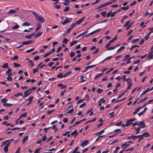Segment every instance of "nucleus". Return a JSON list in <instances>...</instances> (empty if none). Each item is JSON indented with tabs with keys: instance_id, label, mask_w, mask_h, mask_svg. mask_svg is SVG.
I'll list each match as a JSON object with an SVG mask.
<instances>
[{
	"instance_id": "6e6d98bb",
	"label": "nucleus",
	"mask_w": 153,
	"mask_h": 153,
	"mask_svg": "<svg viewBox=\"0 0 153 153\" xmlns=\"http://www.w3.org/2000/svg\"><path fill=\"white\" fill-rule=\"evenodd\" d=\"M73 111H74V109L72 108L70 110L68 111L67 112V113L68 114H71V113H72L73 112Z\"/></svg>"
},
{
	"instance_id": "c85d7f7f",
	"label": "nucleus",
	"mask_w": 153,
	"mask_h": 153,
	"mask_svg": "<svg viewBox=\"0 0 153 153\" xmlns=\"http://www.w3.org/2000/svg\"><path fill=\"white\" fill-rule=\"evenodd\" d=\"M116 48V47H115L114 46H111V47H109V48H107L106 49V50H112Z\"/></svg>"
},
{
	"instance_id": "a19ab883",
	"label": "nucleus",
	"mask_w": 153,
	"mask_h": 153,
	"mask_svg": "<svg viewBox=\"0 0 153 153\" xmlns=\"http://www.w3.org/2000/svg\"><path fill=\"white\" fill-rule=\"evenodd\" d=\"M1 102L2 103H5L8 101V100L6 98L3 99L1 100Z\"/></svg>"
},
{
	"instance_id": "473e14b6",
	"label": "nucleus",
	"mask_w": 153,
	"mask_h": 153,
	"mask_svg": "<svg viewBox=\"0 0 153 153\" xmlns=\"http://www.w3.org/2000/svg\"><path fill=\"white\" fill-rule=\"evenodd\" d=\"M30 25V24L29 23H28L27 22H24L22 24V25L23 26H29Z\"/></svg>"
},
{
	"instance_id": "c9c22d12",
	"label": "nucleus",
	"mask_w": 153,
	"mask_h": 153,
	"mask_svg": "<svg viewBox=\"0 0 153 153\" xmlns=\"http://www.w3.org/2000/svg\"><path fill=\"white\" fill-rule=\"evenodd\" d=\"M52 53V51H50V52L46 53L45 55H44V57H45L47 56H49L50 54Z\"/></svg>"
},
{
	"instance_id": "39448f33",
	"label": "nucleus",
	"mask_w": 153,
	"mask_h": 153,
	"mask_svg": "<svg viewBox=\"0 0 153 153\" xmlns=\"http://www.w3.org/2000/svg\"><path fill=\"white\" fill-rule=\"evenodd\" d=\"M34 42V41L33 40H30L23 42H22V44L24 45H27L28 44H33Z\"/></svg>"
},
{
	"instance_id": "6e6552de",
	"label": "nucleus",
	"mask_w": 153,
	"mask_h": 153,
	"mask_svg": "<svg viewBox=\"0 0 153 153\" xmlns=\"http://www.w3.org/2000/svg\"><path fill=\"white\" fill-rule=\"evenodd\" d=\"M153 51H152L151 53H149L147 55V58L149 59H153V54L152 53Z\"/></svg>"
},
{
	"instance_id": "ddd939ff",
	"label": "nucleus",
	"mask_w": 153,
	"mask_h": 153,
	"mask_svg": "<svg viewBox=\"0 0 153 153\" xmlns=\"http://www.w3.org/2000/svg\"><path fill=\"white\" fill-rule=\"evenodd\" d=\"M28 139V136H26L22 140V144H24L25 142L27 141Z\"/></svg>"
},
{
	"instance_id": "2eb2a0df",
	"label": "nucleus",
	"mask_w": 153,
	"mask_h": 153,
	"mask_svg": "<svg viewBox=\"0 0 153 153\" xmlns=\"http://www.w3.org/2000/svg\"><path fill=\"white\" fill-rule=\"evenodd\" d=\"M107 5V4H106V3H105L103 4H102L101 6H99L97 8H96V10L99 9L101 8L104 7Z\"/></svg>"
},
{
	"instance_id": "393cba45",
	"label": "nucleus",
	"mask_w": 153,
	"mask_h": 153,
	"mask_svg": "<svg viewBox=\"0 0 153 153\" xmlns=\"http://www.w3.org/2000/svg\"><path fill=\"white\" fill-rule=\"evenodd\" d=\"M27 113L26 112H25L23 114H22L19 117V119H20V118H22V117H26L27 116Z\"/></svg>"
},
{
	"instance_id": "6ab92c4d",
	"label": "nucleus",
	"mask_w": 153,
	"mask_h": 153,
	"mask_svg": "<svg viewBox=\"0 0 153 153\" xmlns=\"http://www.w3.org/2000/svg\"><path fill=\"white\" fill-rule=\"evenodd\" d=\"M42 33V32L39 31L36 33L34 37L36 38L40 36Z\"/></svg>"
},
{
	"instance_id": "f03ea898",
	"label": "nucleus",
	"mask_w": 153,
	"mask_h": 153,
	"mask_svg": "<svg viewBox=\"0 0 153 153\" xmlns=\"http://www.w3.org/2000/svg\"><path fill=\"white\" fill-rule=\"evenodd\" d=\"M135 120V119L132 118L127 120L126 123L124 125V126H128L130 125L133 123L132 122L134 121Z\"/></svg>"
},
{
	"instance_id": "4468645a",
	"label": "nucleus",
	"mask_w": 153,
	"mask_h": 153,
	"mask_svg": "<svg viewBox=\"0 0 153 153\" xmlns=\"http://www.w3.org/2000/svg\"><path fill=\"white\" fill-rule=\"evenodd\" d=\"M142 123H141V124L139 125L140 126L139 127L140 129L141 128H144L146 127V125L144 124L145 122H144L141 121Z\"/></svg>"
},
{
	"instance_id": "0e129e2a",
	"label": "nucleus",
	"mask_w": 153,
	"mask_h": 153,
	"mask_svg": "<svg viewBox=\"0 0 153 153\" xmlns=\"http://www.w3.org/2000/svg\"><path fill=\"white\" fill-rule=\"evenodd\" d=\"M129 144H127L126 143L125 144H123L121 146L122 147H123L125 146H126V147H127L129 146Z\"/></svg>"
},
{
	"instance_id": "4be33fe9",
	"label": "nucleus",
	"mask_w": 153,
	"mask_h": 153,
	"mask_svg": "<svg viewBox=\"0 0 153 153\" xmlns=\"http://www.w3.org/2000/svg\"><path fill=\"white\" fill-rule=\"evenodd\" d=\"M3 105L4 106L10 107L12 106L13 104L11 103H4Z\"/></svg>"
},
{
	"instance_id": "864d4df0",
	"label": "nucleus",
	"mask_w": 153,
	"mask_h": 153,
	"mask_svg": "<svg viewBox=\"0 0 153 153\" xmlns=\"http://www.w3.org/2000/svg\"><path fill=\"white\" fill-rule=\"evenodd\" d=\"M122 122L120 121L118 123H116L115 125L117 126H120L122 124Z\"/></svg>"
},
{
	"instance_id": "412c9836",
	"label": "nucleus",
	"mask_w": 153,
	"mask_h": 153,
	"mask_svg": "<svg viewBox=\"0 0 153 153\" xmlns=\"http://www.w3.org/2000/svg\"><path fill=\"white\" fill-rule=\"evenodd\" d=\"M152 32V31H150L147 35L145 36V39L146 40H147L149 38L151 33Z\"/></svg>"
},
{
	"instance_id": "a211bd4d",
	"label": "nucleus",
	"mask_w": 153,
	"mask_h": 153,
	"mask_svg": "<svg viewBox=\"0 0 153 153\" xmlns=\"http://www.w3.org/2000/svg\"><path fill=\"white\" fill-rule=\"evenodd\" d=\"M128 85H130V84L132 85V84L131 83V80L130 78L127 79L126 81Z\"/></svg>"
},
{
	"instance_id": "2f4dec72",
	"label": "nucleus",
	"mask_w": 153,
	"mask_h": 153,
	"mask_svg": "<svg viewBox=\"0 0 153 153\" xmlns=\"http://www.w3.org/2000/svg\"><path fill=\"white\" fill-rule=\"evenodd\" d=\"M19 27V26L18 25H15L14 26H13L12 27V29H16L18 28Z\"/></svg>"
},
{
	"instance_id": "b1692460",
	"label": "nucleus",
	"mask_w": 153,
	"mask_h": 153,
	"mask_svg": "<svg viewBox=\"0 0 153 153\" xmlns=\"http://www.w3.org/2000/svg\"><path fill=\"white\" fill-rule=\"evenodd\" d=\"M141 123H142L141 121H138L137 122H135L132 125V126H134L136 125L139 126L141 124Z\"/></svg>"
},
{
	"instance_id": "4d7b16f0",
	"label": "nucleus",
	"mask_w": 153,
	"mask_h": 153,
	"mask_svg": "<svg viewBox=\"0 0 153 153\" xmlns=\"http://www.w3.org/2000/svg\"><path fill=\"white\" fill-rule=\"evenodd\" d=\"M75 55V53L73 52H71L70 53V55L71 57H73Z\"/></svg>"
},
{
	"instance_id": "bb28decb",
	"label": "nucleus",
	"mask_w": 153,
	"mask_h": 153,
	"mask_svg": "<svg viewBox=\"0 0 153 153\" xmlns=\"http://www.w3.org/2000/svg\"><path fill=\"white\" fill-rule=\"evenodd\" d=\"M143 135L146 137H149L150 136V134L148 132H146L143 133Z\"/></svg>"
},
{
	"instance_id": "c03bdc74",
	"label": "nucleus",
	"mask_w": 153,
	"mask_h": 153,
	"mask_svg": "<svg viewBox=\"0 0 153 153\" xmlns=\"http://www.w3.org/2000/svg\"><path fill=\"white\" fill-rule=\"evenodd\" d=\"M78 147H76L72 152V153H76L77 150H78Z\"/></svg>"
},
{
	"instance_id": "1a4fd4ad",
	"label": "nucleus",
	"mask_w": 153,
	"mask_h": 153,
	"mask_svg": "<svg viewBox=\"0 0 153 153\" xmlns=\"http://www.w3.org/2000/svg\"><path fill=\"white\" fill-rule=\"evenodd\" d=\"M89 141L88 140H85L81 144V146L82 147L87 145Z\"/></svg>"
},
{
	"instance_id": "a18cd8bd",
	"label": "nucleus",
	"mask_w": 153,
	"mask_h": 153,
	"mask_svg": "<svg viewBox=\"0 0 153 153\" xmlns=\"http://www.w3.org/2000/svg\"><path fill=\"white\" fill-rule=\"evenodd\" d=\"M130 21H131L130 20H129V21L126 22L125 23V24L124 25V27H126L128 25L129 23H130Z\"/></svg>"
},
{
	"instance_id": "7c9ffc66",
	"label": "nucleus",
	"mask_w": 153,
	"mask_h": 153,
	"mask_svg": "<svg viewBox=\"0 0 153 153\" xmlns=\"http://www.w3.org/2000/svg\"><path fill=\"white\" fill-rule=\"evenodd\" d=\"M38 68H33V74L35 73L36 72H37L38 71L39 69Z\"/></svg>"
},
{
	"instance_id": "a878e982",
	"label": "nucleus",
	"mask_w": 153,
	"mask_h": 153,
	"mask_svg": "<svg viewBox=\"0 0 153 153\" xmlns=\"http://www.w3.org/2000/svg\"><path fill=\"white\" fill-rule=\"evenodd\" d=\"M103 74V73H99L98 74H97L95 78V79H96L99 77L102 76Z\"/></svg>"
},
{
	"instance_id": "4c0bfd02",
	"label": "nucleus",
	"mask_w": 153,
	"mask_h": 153,
	"mask_svg": "<svg viewBox=\"0 0 153 153\" xmlns=\"http://www.w3.org/2000/svg\"><path fill=\"white\" fill-rule=\"evenodd\" d=\"M125 48V47L123 46H122L117 51V53H118V52H119V51H120L124 49V48Z\"/></svg>"
},
{
	"instance_id": "dca6fc26",
	"label": "nucleus",
	"mask_w": 153,
	"mask_h": 153,
	"mask_svg": "<svg viewBox=\"0 0 153 153\" xmlns=\"http://www.w3.org/2000/svg\"><path fill=\"white\" fill-rule=\"evenodd\" d=\"M37 27L36 29V31L37 32L41 28V24L39 23H38L37 24Z\"/></svg>"
},
{
	"instance_id": "338daca9",
	"label": "nucleus",
	"mask_w": 153,
	"mask_h": 153,
	"mask_svg": "<svg viewBox=\"0 0 153 153\" xmlns=\"http://www.w3.org/2000/svg\"><path fill=\"white\" fill-rule=\"evenodd\" d=\"M140 136H139V140L138 141L139 142L141 140H143V134L142 135H140Z\"/></svg>"
},
{
	"instance_id": "09e8293b",
	"label": "nucleus",
	"mask_w": 153,
	"mask_h": 153,
	"mask_svg": "<svg viewBox=\"0 0 153 153\" xmlns=\"http://www.w3.org/2000/svg\"><path fill=\"white\" fill-rule=\"evenodd\" d=\"M19 96H22V94L21 93H18L14 95V97H18Z\"/></svg>"
},
{
	"instance_id": "774afa93",
	"label": "nucleus",
	"mask_w": 153,
	"mask_h": 153,
	"mask_svg": "<svg viewBox=\"0 0 153 153\" xmlns=\"http://www.w3.org/2000/svg\"><path fill=\"white\" fill-rule=\"evenodd\" d=\"M112 13V12L111 11L109 12H108L107 14V16L108 17H109L110 16H111V13Z\"/></svg>"
},
{
	"instance_id": "13d9d810",
	"label": "nucleus",
	"mask_w": 153,
	"mask_h": 153,
	"mask_svg": "<svg viewBox=\"0 0 153 153\" xmlns=\"http://www.w3.org/2000/svg\"><path fill=\"white\" fill-rule=\"evenodd\" d=\"M145 113L143 112V111H141V112H140V113H139L138 114V115L139 116V117H140L142 115H143V114L144 113Z\"/></svg>"
},
{
	"instance_id": "8fccbe9b",
	"label": "nucleus",
	"mask_w": 153,
	"mask_h": 153,
	"mask_svg": "<svg viewBox=\"0 0 153 153\" xmlns=\"http://www.w3.org/2000/svg\"><path fill=\"white\" fill-rule=\"evenodd\" d=\"M47 138V137L45 135H44L42 137V141H45Z\"/></svg>"
},
{
	"instance_id": "c756f323",
	"label": "nucleus",
	"mask_w": 153,
	"mask_h": 153,
	"mask_svg": "<svg viewBox=\"0 0 153 153\" xmlns=\"http://www.w3.org/2000/svg\"><path fill=\"white\" fill-rule=\"evenodd\" d=\"M77 41V40H75V41H73L72 42H71L70 43V47H71L74 45V44H76Z\"/></svg>"
},
{
	"instance_id": "69168bd1",
	"label": "nucleus",
	"mask_w": 153,
	"mask_h": 153,
	"mask_svg": "<svg viewBox=\"0 0 153 153\" xmlns=\"http://www.w3.org/2000/svg\"><path fill=\"white\" fill-rule=\"evenodd\" d=\"M41 149H42V148H39L38 149H36L34 151V153H38L39 151L40 150H41Z\"/></svg>"
},
{
	"instance_id": "bf43d9fd",
	"label": "nucleus",
	"mask_w": 153,
	"mask_h": 153,
	"mask_svg": "<svg viewBox=\"0 0 153 153\" xmlns=\"http://www.w3.org/2000/svg\"><path fill=\"white\" fill-rule=\"evenodd\" d=\"M34 33L32 34L31 35H27L26 36H25V38L27 39H31V36H33Z\"/></svg>"
},
{
	"instance_id": "0eeeda50",
	"label": "nucleus",
	"mask_w": 153,
	"mask_h": 153,
	"mask_svg": "<svg viewBox=\"0 0 153 153\" xmlns=\"http://www.w3.org/2000/svg\"><path fill=\"white\" fill-rule=\"evenodd\" d=\"M9 146V143H7L4 147V150L5 152H8V146Z\"/></svg>"
},
{
	"instance_id": "79ce46f5",
	"label": "nucleus",
	"mask_w": 153,
	"mask_h": 153,
	"mask_svg": "<svg viewBox=\"0 0 153 153\" xmlns=\"http://www.w3.org/2000/svg\"><path fill=\"white\" fill-rule=\"evenodd\" d=\"M63 75H62V74L61 73H59L58 74L57 76L59 78H61L62 77H64L63 76Z\"/></svg>"
},
{
	"instance_id": "e433bc0d",
	"label": "nucleus",
	"mask_w": 153,
	"mask_h": 153,
	"mask_svg": "<svg viewBox=\"0 0 153 153\" xmlns=\"http://www.w3.org/2000/svg\"><path fill=\"white\" fill-rule=\"evenodd\" d=\"M129 8V7L128 6H127L126 7H121V9L123 10H127Z\"/></svg>"
},
{
	"instance_id": "37998d69",
	"label": "nucleus",
	"mask_w": 153,
	"mask_h": 153,
	"mask_svg": "<svg viewBox=\"0 0 153 153\" xmlns=\"http://www.w3.org/2000/svg\"><path fill=\"white\" fill-rule=\"evenodd\" d=\"M144 22H141L140 26L141 27H142L143 28L144 27L146 26L145 25H144Z\"/></svg>"
},
{
	"instance_id": "de8ad7c7",
	"label": "nucleus",
	"mask_w": 153,
	"mask_h": 153,
	"mask_svg": "<svg viewBox=\"0 0 153 153\" xmlns=\"http://www.w3.org/2000/svg\"><path fill=\"white\" fill-rule=\"evenodd\" d=\"M52 129L55 131V132L58 130L57 128L55 125H54L52 126Z\"/></svg>"
},
{
	"instance_id": "f257e3e1",
	"label": "nucleus",
	"mask_w": 153,
	"mask_h": 153,
	"mask_svg": "<svg viewBox=\"0 0 153 153\" xmlns=\"http://www.w3.org/2000/svg\"><path fill=\"white\" fill-rule=\"evenodd\" d=\"M32 13L34 15L36 19L41 22H44V19L41 16H38V14L35 12H33Z\"/></svg>"
},
{
	"instance_id": "20e7f679",
	"label": "nucleus",
	"mask_w": 153,
	"mask_h": 153,
	"mask_svg": "<svg viewBox=\"0 0 153 153\" xmlns=\"http://www.w3.org/2000/svg\"><path fill=\"white\" fill-rule=\"evenodd\" d=\"M32 92V91H31V89H30L25 91L24 93L25 94L23 96V97H26L28 96L30 93Z\"/></svg>"
},
{
	"instance_id": "3c124183",
	"label": "nucleus",
	"mask_w": 153,
	"mask_h": 153,
	"mask_svg": "<svg viewBox=\"0 0 153 153\" xmlns=\"http://www.w3.org/2000/svg\"><path fill=\"white\" fill-rule=\"evenodd\" d=\"M71 74V72H68L67 73H66L64 75H63V76L64 77H66L68 75L70 74Z\"/></svg>"
},
{
	"instance_id": "7ed1b4c3",
	"label": "nucleus",
	"mask_w": 153,
	"mask_h": 153,
	"mask_svg": "<svg viewBox=\"0 0 153 153\" xmlns=\"http://www.w3.org/2000/svg\"><path fill=\"white\" fill-rule=\"evenodd\" d=\"M71 19V18H68L67 17H65V20L63 22H61L62 24L63 25H65L67 23L70 22L71 21L70 19Z\"/></svg>"
},
{
	"instance_id": "052dcab7",
	"label": "nucleus",
	"mask_w": 153,
	"mask_h": 153,
	"mask_svg": "<svg viewBox=\"0 0 153 153\" xmlns=\"http://www.w3.org/2000/svg\"><path fill=\"white\" fill-rule=\"evenodd\" d=\"M82 22L81 20L79 19L76 22V24L78 25L80 23Z\"/></svg>"
},
{
	"instance_id": "9b49d317",
	"label": "nucleus",
	"mask_w": 153,
	"mask_h": 153,
	"mask_svg": "<svg viewBox=\"0 0 153 153\" xmlns=\"http://www.w3.org/2000/svg\"><path fill=\"white\" fill-rule=\"evenodd\" d=\"M27 64L29 66H31L32 68L33 67L34 63L32 61L29 60L27 62Z\"/></svg>"
},
{
	"instance_id": "e2e57ef3",
	"label": "nucleus",
	"mask_w": 153,
	"mask_h": 153,
	"mask_svg": "<svg viewBox=\"0 0 153 153\" xmlns=\"http://www.w3.org/2000/svg\"><path fill=\"white\" fill-rule=\"evenodd\" d=\"M102 91V90L100 88H99L97 90V92L99 94H100Z\"/></svg>"
},
{
	"instance_id": "ea45409f",
	"label": "nucleus",
	"mask_w": 153,
	"mask_h": 153,
	"mask_svg": "<svg viewBox=\"0 0 153 153\" xmlns=\"http://www.w3.org/2000/svg\"><path fill=\"white\" fill-rule=\"evenodd\" d=\"M54 111V109H52L51 110L48 111L46 113L47 114H49L53 113Z\"/></svg>"
},
{
	"instance_id": "58836bf2",
	"label": "nucleus",
	"mask_w": 153,
	"mask_h": 153,
	"mask_svg": "<svg viewBox=\"0 0 153 153\" xmlns=\"http://www.w3.org/2000/svg\"><path fill=\"white\" fill-rule=\"evenodd\" d=\"M139 39H135L133 40L132 41V43H135L139 41Z\"/></svg>"
},
{
	"instance_id": "603ef678",
	"label": "nucleus",
	"mask_w": 153,
	"mask_h": 153,
	"mask_svg": "<svg viewBox=\"0 0 153 153\" xmlns=\"http://www.w3.org/2000/svg\"><path fill=\"white\" fill-rule=\"evenodd\" d=\"M71 29V28H69L68 30H67L65 32V33L66 34H67L68 33H69Z\"/></svg>"
},
{
	"instance_id": "5701e85b",
	"label": "nucleus",
	"mask_w": 153,
	"mask_h": 153,
	"mask_svg": "<svg viewBox=\"0 0 153 153\" xmlns=\"http://www.w3.org/2000/svg\"><path fill=\"white\" fill-rule=\"evenodd\" d=\"M16 11L14 10H11L8 11L7 13L8 14L16 13Z\"/></svg>"
},
{
	"instance_id": "f8f14e48",
	"label": "nucleus",
	"mask_w": 153,
	"mask_h": 153,
	"mask_svg": "<svg viewBox=\"0 0 153 153\" xmlns=\"http://www.w3.org/2000/svg\"><path fill=\"white\" fill-rule=\"evenodd\" d=\"M78 134V132H77V130L76 129L74 130V131L72 132L71 133V136H73L74 135V137L76 136Z\"/></svg>"
},
{
	"instance_id": "423d86ee",
	"label": "nucleus",
	"mask_w": 153,
	"mask_h": 153,
	"mask_svg": "<svg viewBox=\"0 0 153 153\" xmlns=\"http://www.w3.org/2000/svg\"><path fill=\"white\" fill-rule=\"evenodd\" d=\"M33 97L32 96L30 97L28 99H26V100H28L29 102L26 105H27L30 104L32 102Z\"/></svg>"
},
{
	"instance_id": "cd10ccee",
	"label": "nucleus",
	"mask_w": 153,
	"mask_h": 153,
	"mask_svg": "<svg viewBox=\"0 0 153 153\" xmlns=\"http://www.w3.org/2000/svg\"><path fill=\"white\" fill-rule=\"evenodd\" d=\"M2 67L3 68H8L9 66H8V64L7 63H5L2 66Z\"/></svg>"
},
{
	"instance_id": "72a5a7b5",
	"label": "nucleus",
	"mask_w": 153,
	"mask_h": 153,
	"mask_svg": "<svg viewBox=\"0 0 153 153\" xmlns=\"http://www.w3.org/2000/svg\"><path fill=\"white\" fill-rule=\"evenodd\" d=\"M13 65L14 67L15 68H17L18 67L20 66V65L19 64H17L16 62H14Z\"/></svg>"
},
{
	"instance_id": "f3484780",
	"label": "nucleus",
	"mask_w": 153,
	"mask_h": 153,
	"mask_svg": "<svg viewBox=\"0 0 153 153\" xmlns=\"http://www.w3.org/2000/svg\"><path fill=\"white\" fill-rule=\"evenodd\" d=\"M83 121V120H81L76 122L73 125V127H74L76 126V125H78L79 123Z\"/></svg>"
},
{
	"instance_id": "aec40b11",
	"label": "nucleus",
	"mask_w": 153,
	"mask_h": 153,
	"mask_svg": "<svg viewBox=\"0 0 153 153\" xmlns=\"http://www.w3.org/2000/svg\"><path fill=\"white\" fill-rule=\"evenodd\" d=\"M142 108V107H140L136 108L135 109V110L134 112L133 113V114H135L137 113L140 110L141 108Z\"/></svg>"
},
{
	"instance_id": "f704fd0d",
	"label": "nucleus",
	"mask_w": 153,
	"mask_h": 153,
	"mask_svg": "<svg viewBox=\"0 0 153 153\" xmlns=\"http://www.w3.org/2000/svg\"><path fill=\"white\" fill-rule=\"evenodd\" d=\"M68 41V39L66 38H64L63 40V43L66 44L67 43Z\"/></svg>"
},
{
	"instance_id": "9d476101",
	"label": "nucleus",
	"mask_w": 153,
	"mask_h": 153,
	"mask_svg": "<svg viewBox=\"0 0 153 153\" xmlns=\"http://www.w3.org/2000/svg\"><path fill=\"white\" fill-rule=\"evenodd\" d=\"M104 130H102L96 133L95 134L97 136H99L100 135H101L102 134H103L104 132Z\"/></svg>"
},
{
	"instance_id": "49530a36",
	"label": "nucleus",
	"mask_w": 153,
	"mask_h": 153,
	"mask_svg": "<svg viewBox=\"0 0 153 153\" xmlns=\"http://www.w3.org/2000/svg\"><path fill=\"white\" fill-rule=\"evenodd\" d=\"M69 10V8L68 7H66L65 9H64L63 10V11L64 12H66L67 11H68Z\"/></svg>"
},
{
	"instance_id": "5fc2aeb1",
	"label": "nucleus",
	"mask_w": 153,
	"mask_h": 153,
	"mask_svg": "<svg viewBox=\"0 0 153 153\" xmlns=\"http://www.w3.org/2000/svg\"><path fill=\"white\" fill-rule=\"evenodd\" d=\"M126 75H125L122 76V79L124 81H126L127 79H126Z\"/></svg>"
},
{
	"instance_id": "680f3d73",
	"label": "nucleus",
	"mask_w": 153,
	"mask_h": 153,
	"mask_svg": "<svg viewBox=\"0 0 153 153\" xmlns=\"http://www.w3.org/2000/svg\"><path fill=\"white\" fill-rule=\"evenodd\" d=\"M18 56H15L13 57L11 59L13 60H16L18 59Z\"/></svg>"
}]
</instances>
